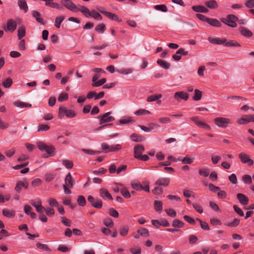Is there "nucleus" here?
<instances>
[{"mask_svg": "<svg viewBox=\"0 0 254 254\" xmlns=\"http://www.w3.org/2000/svg\"><path fill=\"white\" fill-rule=\"evenodd\" d=\"M32 16L35 18L36 20L42 24H44L43 19L41 17V14L37 11L33 10L32 11Z\"/></svg>", "mask_w": 254, "mask_h": 254, "instance_id": "nucleus-21", "label": "nucleus"}, {"mask_svg": "<svg viewBox=\"0 0 254 254\" xmlns=\"http://www.w3.org/2000/svg\"><path fill=\"white\" fill-rule=\"evenodd\" d=\"M240 220L238 218H235L231 222H228L225 224V225L231 227H237L240 223Z\"/></svg>", "mask_w": 254, "mask_h": 254, "instance_id": "nucleus-36", "label": "nucleus"}, {"mask_svg": "<svg viewBox=\"0 0 254 254\" xmlns=\"http://www.w3.org/2000/svg\"><path fill=\"white\" fill-rule=\"evenodd\" d=\"M121 149V146L119 144L110 145L109 152L117 151Z\"/></svg>", "mask_w": 254, "mask_h": 254, "instance_id": "nucleus-54", "label": "nucleus"}, {"mask_svg": "<svg viewBox=\"0 0 254 254\" xmlns=\"http://www.w3.org/2000/svg\"><path fill=\"white\" fill-rule=\"evenodd\" d=\"M68 96L66 93H61L58 98V101L59 102H64L68 100Z\"/></svg>", "mask_w": 254, "mask_h": 254, "instance_id": "nucleus-48", "label": "nucleus"}, {"mask_svg": "<svg viewBox=\"0 0 254 254\" xmlns=\"http://www.w3.org/2000/svg\"><path fill=\"white\" fill-rule=\"evenodd\" d=\"M2 214L5 217L12 218L15 216V211L13 210L4 209L2 210Z\"/></svg>", "mask_w": 254, "mask_h": 254, "instance_id": "nucleus-33", "label": "nucleus"}, {"mask_svg": "<svg viewBox=\"0 0 254 254\" xmlns=\"http://www.w3.org/2000/svg\"><path fill=\"white\" fill-rule=\"evenodd\" d=\"M198 173L200 176H203L204 177H208L209 174L208 170L205 168L200 169L199 170Z\"/></svg>", "mask_w": 254, "mask_h": 254, "instance_id": "nucleus-61", "label": "nucleus"}, {"mask_svg": "<svg viewBox=\"0 0 254 254\" xmlns=\"http://www.w3.org/2000/svg\"><path fill=\"white\" fill-rule=\"evenodd\" d=\"M154 8L156 10L161 11L164 12H167L168 9L167 6L165 4H158L154 6Z\"/></svg>", "mask_w": 254, "mask_h": 254, "instance_id": "nucleus-41", "label": "nucleus"}, {"mask_svg": "<svg viewBox=\"0 0 254 254\" xmlns=\"http://www.w3.org/2000/svg\"><path fill=\"white\" fill-rule=\"evenodd\" d=\"M202 96V92L198 89L194 90V95L193 96V100L195 101L199 100Z\"/></svg>", "mask_w": 254, "mask_h": 254, "instance_id": "nucleus-42", "label": "nucleus"}, {"mask_svg": "<svg viewBox=\"0 0 254 254\" xmlns=\"http://www.w3.org/2000/svg\"><path fill=\"white\" fill-rule=\"evenodd\" d=\"M245 5L248 8H254V0H248L245 2Z\"/></svg>", "mask_w": 254, "mask_h": 254, "instance_id": "nucleus-64", "label": "nucleus"}, {"mask_svg": "<svg viewBox=\"0 0 254 254\" xmlns=\"http://www.w3.org/2000/svg\"><path fill=\"white\" fill-rule=\"evenodd\" d=\"M145 148L143 145L137 144L134 146V157L137 159L141 156L144 151Z\"/></svg>", "mask_w": 254, "mask_h": 254, "instance_id": "nucleus-12", "label": "nucleus"}, {"mask_svg": "<svg viewBox=\"0 0 254 254\" xmlns=\"http://www.w3.org/2000/svg\"><path fill=\"white\" fill-rule=\"evenodd\" d=\"M37 146L39 150L41 151L46 152L48 155L51 156L54 155V152L55 147L52 145H48L42 142H38L37 143Z\"/></svg>", "mask_w": 254, "mask_h": 254, "instance_id": "nucleus-2", "label": "nucleus"}, {"mask_svg": "<svg viewBox=\"0 0 254 254\" xmlns=\"http://www.w3.org/2000/svg\"><path fill=\"white\" fill-rule=\"evenodd\" d=\"M106 82V78H102L100 79V80L96 81L95 82H94V83L92 84V86L93 87H99L102 85H103L105 82Z\"/></svg>", "mask_w": 254, "mask_h": 254, "instance_id": "nucleus-53", "label": "nucleus"}, {"mask_svg": "<svg viewBox=\"0 0 254 254\" xmlns=\"http://www.w3.org/2000/svg\"><path fill=\"white\" fill-rule=\"evenodd\" d=\"M214 122L216 126L223 128L227 127L231 124L230 119L223 117H217L214 119Z\"/></svg>", "mask_w": 254, "mask_h": 254, "instance_id": "nucleus-4", "label": "nucleus"}, {"mask_svg": "<svg viewBox=\"0 0 254 254\" xmlns=\"http://www.w3.org/2000/svg\"><path fill=\"white\" fill-rule=\"evenodd\" d=\"M157 63L158 64H159L160 66H161L162 68L168 69L169 68L170 66V64L167 62H166L165 61H163L161 59H158L157 61Z\"/></svg>", "mask_w": 254, "mask_h": 254, "instance_id": "nucleus-32", "label": "nucleus"}, {"mask_svg": "<svg viewBox=\"0 0 254 254\" xmlns=\"http://www.w3.org/2000/svg\"><path fill=\"white\" fill-rule=\"evenodd\" d=\"M237 198L238 199L239 202L243 205H246L248 204L249 199L244 194L239 193L237 194Z\"/></svg>", "mask_w": 254, "mask_h": 254, "instance_id": "nucleus-16", "label": "nucleus"}, {"mask_svg": "<svg viewBox=\"0 0 254 254\" xmlns=\"http://www.w3.org/2000/svg\"><path fill=\"white\" fill-rule=\"evenodd\" d=\"M50 128V126L47 125L41 124L38 126L37 131H45L49 130Z\"/></svg>", "mask_w": 254, "mask_h": 254, "instance_id": "nucleus-52", "label": "nucleus"}, {"mask_svg": "<svg viewBox=\"0 0 254 254\" xmlns=\"http://www.w3.org/2000/svg\"><path fill=\"white\" fill-rule=\"evenodd\" d=\"M62 163L66 169H71L73 166V162L68 160H63Z\"/></svg>", "mask_w": 254, "mask_h": 254, "instance_id": "nucleus-39", "label": "nucleus"}, {"mask_svg": "<svg viewBox=\"0 0 254 254\" xmlns=\"http://www.w3.org/2000/svg\"><path fill=\"white\" fill-rule=\"evenodd\" d=\"M37 247L43 251H47V252H50L51 250L49 248V247L48 246V245L46 244H42L39 243H37L36 244Z\"/></svg>", "mask_w": 254, "mask_h": 254, "instance_id": "nucleus-58", "label": "nucleus"}, {"mask_svg": "<svg viewBox=\"0 0 254 254\" xmlns=\"http://www.w3.org/2000/svg\"><path fill=\"white\" fill-rule=\"evenodd\" d=\"M100 195L104 199L107 198L110 200L113 199L112 195L110 194L108 190L105 189H101L100 190Z\"/></svg>", "mask_w": 254, "mask_h": 254, "instance_id": "nucleus-19", "label": "nucleus"}, {"mask_svg": "<svg viewBox=\"0 0 254 254\" xmlns=\"http://www.w3.org/2000/svg\"><path fill=\"white\" fill-rule=\"evenodd\" d=\"M111 114V112H109L106 113L102 116H99L98 118L99 119L100 125H102L104 123H109L114 121L115 119L114 117L110 116Z\"/></svg>", "mask_w": 254, "mask_h": 254, "instance_id": "nucleus-6", "label": "nucleus"}, {"mask_svg": "<svg viewBox=\"0 0 254 254\" xmlns=\"http://www.w3.org/2000/svg\"><path fill=\"white\" fill-rule=\"evenodd\" d=\"M205 5L210 9H215L218 7V4L215 0H210L205 2Z\"/></svg>", "mask_w": 254, "mask_h": 254, "instance_id": "nucleus-20", "label": "nucleus"}, {"mask_svg": "<svg viewBox=\"0 0 254 254\" xmlns=\"http://www.w3.org/2000/svg\"><path fill=\"white\" fill-rule=\"evenodd\" d=\"M174 97L178 102H180L182 99L186 101L189 98V94L184 91H178L175 93Z\"/></svg>", "mask_w": 254, "mask_h": 254, "instance_id": "nucleus-11", "label": "nucleus"}, {"mask_svg": "<svg viewBox=\"0 0 254 254\" xmlns=\"http://www.w3.org/2000/svg\"><path fill=\"white\" fill-rule=\"evenodd\" d=\"M102 13L105 14L107 17L112 20L120 22L122 21L116 14L105 11H101Z\"/></svg>", "mask_w": 254, "mask_h": 254, "instance_id": "nucleus-18", "label": "nucleus"}, {"mask_svg": "<svg viewBox=\"0 0 254 254\" xmlns=\"http://www.w3.org/2000/svg\"><path fill=\"white\" fill-rule=\"evenodd\" d=\"M154 209L155 210L160 213L163 210V203L160 200L154 201Z\"/></svg>", "mask_w": 254, "mask_h": 254, "instance_id": "nucleus-27", "label": "nucleus"}, {"mask_svg": "<svg viewBox=\"0 0 254 254\" xmlns=\"http://www.w3.org/2000/svg\"><path fill=\"white\" fill-rule=\"evenodd\" d=\"M240 33L246 38L251 37L253 35V32L245 27H241L239 28Z\"/></svg>", "mask_w": 254, "mask_h": 254, "instance_id": "nucleus-17", "label": "nucleus"}, {"mask_svg": "<svg viewBox=\"0 0 254 254\" xmlns=\"http://www.w3.org/2000/svg\"><path fill=\"white\" fill-rule=\"evenodd\" d=\"M60 3L66 8L72 12L77 10V5H76L71 0H61Z\"/></svg>", "mask_w": 254, "mask_h": 254, "instance_id": "nucleus-7", "label": "nucleus"}, {"mask_svg": "<svg viewBox=\"0 0 254 254\" xmlns=\"http://www.w3.org/2000/svg\"><path fill=\"white\" fill-rule=\"evenodd\" d=\"M172 226L175 228H181L184 227V223L178 219H175L173 221Z\"/></svg>", "mask_w": 254, "mask_h": 254, "instance_id": "nucleus-37", "label": "nucleus"}, {"mask_svg": "<svg viewBox=\"0 0 254 254\" xmlns=\"http://www.w3.org/2000/svg\"><path fill=\"white\" fill-rule=\"evenodd\" d=\"M77 10L73 11L74 12H78L80 11L82 14L86 17H89L92 14V10L90 11L89 9L83 5H78L77 6Z\"/></svg>", "mask_w": 254, "mask_h": 254, "instance_id": "nucleus-10", "label": "nucleus"}, {"mask_svg": "<svg viewBox=\"0 0 254 254\" xmlns=\"http://www.w3.org/2000/svg\"><path fill=\"white\" fill-rule=\"evenodd\" d=\"M77 202L78 204L81 206H84L86 204L85 198L82 195H79L78 196Z\"/></svg>", "mask_w": 254, "mask_h": 254, "instance_id": "nucleus-50", "label": "nucleus"}, {"mask_svg": "<svg viewBox=\"0 0 254 254\" xmlns=\"http://www.w3.org/2000/svg\"><path fill=\"white\" fill-rule=\"evenodd\" d=\"M49 204L51 207H57L59 204L56 199L53 198H50L48 200Z\"/></svg>", "mask_w": 254, "mask_h": 254, "instance_id": "nucleus-56", "label": "nucleus"}, {"mask_svg": "<svg viewBox=\"0 0 254 254\" xmlns=\"http://www.w3.org/2000/svg\"><path fill=\"white\" fill-rule=\"evenodd\" d=\"M28 187V183L25 182H23L22 181H19L16 183V186L15 187V190L17 192H20L22 188L27 189Z\"/></svg>", "mask_w": 254, "mask_h": 254, "instance_id": "nucleus-15", "label": "nucleus"}, {"mask_svg": "<svg viewBox=\"0 0 254 254\" xmlns=\"http://www.w3.org/2000/svg\"><path fill=\"white\" fill-rule=\"evenodd\" d=\"M92 206L95 208L100 209L102 207V202L100 200L97 199L92 204Z\"/></svg>", "mask_w": 254, "mask_h": 254, "instance_id": "nucleus-63", "label": "nucleus"}, {"mask_svg": "<svg viewBox=\"0 0 254 254\" xmlns=\"http://www.w3.org/2000/svg\"><path fill=\"white\" fill-rule=\"evenodd\" d=\"M129 230V227L127 225H124L121 227L119 230L120 235L122 237H126L128 234Z\"/></svg>", "mask_w": 254, "mask_h": 254, "instance_id": "nucleus-29", "label": "nucleus"}, {"mask_svg": "<svg viewBox=\"0 0 254 254\" xmlns=\"http://www.w3.org/2000/svg\"><path fill=\"white\" fill-rule=\"evenodd\" d=\"M137 233L141 236L145 237H148L149 236V233L148 229L144 228H141L138 230Z\"/></svg>", "mask_w": 254, "mask_h": 254, "instance_id": "nucleus-35", "label": "nucleus"}, {"mask_svg": "<svg viewBox=\"0 0 254 254\" xmlns=\"http://www.w3.org/2000/svg\"><path fill=\"white\" fill-rule=\"evenodd\" d=\"M194 160V159L193 157L186 156L185 158H183L182 162L184 164H190L193 162Z\"/></svg>", "mask_w": 254, "mask_h": 254, "instance_id": "nucleus-46", "label": "nucleus"}, {"mask_svg": "<svg viewBox=\"0 0 254 254\" xmlns=\"http://www.w3.org/2000/svg\"><path fill=\"white\" fill-rule=\"evenodd\" d=\"M228 100H235V101H246L247 99L245 98H243L241 96H228L227 98Z\"/></svg>", "mask_w": 254, "mask_h": 254, "instance_id": "nucleus-55", "label": "nucleus"}, {"mask_svg": "<svg viewBox=\"0 0 254 254\" xmlns=\"http://www.w3.org/2000/svg\"><path fill=\"white\" fill-rule=\"evenodd\" d=\"M18 37L19 40H21L25 35V29L24 27L21 26L18 28L17 30Z\"/></svg>", "mask_w": 254, "mask_h": 254, "instance_id": "nucleus-38", "label": "nucleus"}, {"mask_svg": "<svg viewBox=\"0 0 254 254\" xmlns=\"http://www.w3.org/2000/svg\"><path fill=\"white\" fill-rule=\"evenodd\" d=\"M162 97V95L161 94H158L156 95H153L149 96L147 98V101L148 102L155 101L160 98H161Z\"/></svg>", "mask_w": 254, "mask_h": 254, "instance_id": "nucleus-34", "label": "nucleus"}, {"mask_svg": "<svg viewBox=\"0 0 254 254\" xmlns=\"http://www.w3.org/2000/svg\"><path fill=\"white\" fill-rule=\"evenodd\" d=\"M64 116L68 118H72L75 116V114L73 111L67 109L64 106H61L59 109L58 117L60 119H62Z\"/></svg>", "mask_w": 254, "mask_h": 254, "instance_id": "nucleus-3", "label": "nucleus"}, {"mask_svg": "<svg viewBox=\"0 0 254 254\" xmlns=\"http://www.w3.org/2000/svg\"><path fill=\"white\" fill-rule=\"evenodd\" d=\"M13 105L17 107L20 108H23L25 107H31L32 106V105L29 103H26L23 102H21L20 101H15L13 103Z\"/></svg>", "mask_w": 254, "mask_h": 254, "instance_id": "nucleus-31", "label": "nucleus"}, {"mask_svg": "<svg viewBox=\"0 0 254 254\" xmlns=\"http://www.w3.org/2000/svg\"><path fill=\"white\" fill-rule=\"evenodd\" d=\"M207 23L210 25L216 27H219L221 26V22L215 18H209Z\"/></svg>", "mask_w": 254, "mask_h": 254, "instance_id": "nucleus-26", "label": "nucleus"}, {"mask_svg": "<svg viewBox=\"0 0 254 254\" xmlns=\"http://www.w3.org/2000/svg\"><path fill=\"white\" fill-rule=\"evenodd\" d=\"M104 224L107 227L112 228L114 226V223L111 218H107L104 221Z\"/></svg>", "mask_w": 254, "mask_h": 254, "instance_id": "nucleus-62", "label": "nucleus"}, {"mask_svg": "<svg viewBox=\"0 0 254 254\" xmlns=\"http://www.w3.org/2000/svg\"><path fill=\"white\" fill-rule=\"evenodd\" d=\"M13 83L12 80L10 78H7L2 83L4 88H9Z\"/></svg>", "mask_w": 254, "mask_h": 254, "instance_id": "nucleus-47", "label": "nucleus"}, {"mask_svg": "<svg viewBox=\"0 0 254 254\" xmlns=\"http://www.w3.org/2000/svg\"><path fill=\"white\" fill-rule=\"evenodd\" d=\"M223 46L226 47H241V45L236 41L232 40L227 41L226 39Z\"/></svg>", "mask_w": 254, "mask_h": 254, "instance_id": "nucleus-22", "label": "nucleus"}, {"mask_svg": "<svg viewBox=\"0 0 254 254\" xmlns=\"http://www.w3.org/2000/svg\"><path fill=\"white\" fill-rule=\"evenodd\" d=\"M239 158L242 163L247 164L248 166H251L254 164V161L250 158L249 155L245 153H240L239 154Z\"/></svg>", "mask_w": 254, "mask_h": 254, "instance_id": "nucleus-9", "label": "nucleus"}, {"mask_svg": "<svg viewBox=\"0 0 254 254\" xmlns=\"http://www.w3.org/2000/svg\"><path fill=\"white\" fill-rule=\"evenodd\" d=\"M130 137L131 140L134 142H142L145 140L143 137L138 135L135 133L131 134Z\"/></svg>", "mask_w": 254, "mask_h": 254, "instance_id": "nucleus-30", "label": "nucleus"}, {"mask_svg": "<svg viewBox=\"0 0 254 254\" xmlns=\"http://www.w3.org/2000/svg\"><path fill=\"white\" fill-rule=\"evenodd\" d=\"M237 122L240 125L247 124L250 123L249 115H245L242 118L239 119Z\"/></svg>", "mask_w": 254, "mask_h": 254, "instance_id": "nucleus-25", "label": "nucleus"}, {"mask_svg": "<svg viewBox=\"0 0 254 254\" xmlns=\"http://www.w3.org/2000/svg\"><path fill=\"white\" fill-rule=\"evenodd\" d=\"M91 17H92L95 19L97 20H101L102 19L101 15L95 10H92V14Z\"/></svg>", "mask_w": 254, "mask_h": 254, "instance_id": "nucleus-51", "label": "nucleus"}, {"mask_svg": "<svg viewBox=\"0 0 254 254\" xmlns=\"http://www.w3.org/2000/svg\"><path fill=\"white\" fill-rule=\"evenodd\" d=\"M17 28V23L12 19H9L7 21L6 25L3 26L5 31H8L10 33L14 31Z\"/></svg>", "mask_w": 254, "mask_h": 254, "instance_id": "nucleus-5", "label": "nucleus"}, {"mask_svg": "<svg viewBox=\"0 0 254 254\" xmlns=\"http://www.w3.org/2000/svg\"><path fill=\"white\" fill-rule=\"evenodd\" d=\"M170 182L169 178H160L155 182V185L163 187L168 186Z\"/></svg>", "mask_w": 254, "mask_h": 254, "instance_id": "nucleus-13", "label": "nucleus"}, {"mask_svg": "<svg viewBox=\"0 0 254 254\" xmlns=\"http://www.w3.org/2000/svg\"><path fill=\"white\" fill-rule=\"evenodd\" d=\"M208 41L213 44L216 45H224V43L225 42V38H220L218 37L214 38L211 37H209L207 39Z\"/></svg>", "mask_w": 254, "mask_h": 254, "instance_id": "nucleus-14", "label": "nucleus"}, {"mask_svg": "<svg viewBox=\"0 0 254 254\" xmlns=\"http://www.w3.org/2000/svg\"><path fill=\"white\" fill-rule=\"evenodd\" d=\"M18 4L21 10H23L25 13L27 12L28 7L25 0H18Z\"/></svg>", "mask_w": 254, "mask_h": 254, "instance_id": "nucleus-24", "label": "nucleus"}, {"mask_svg": "<svg viewBox=\"0 0 254 254\" xmlns=\"http://www.w3.org/2000/svg\"><path fill=\"white\" fill-rule=\"evenodd\" d=\"M65 183L66 184V186H67L69 188H72L73 185V181L72 179L71 175L70 173H69L65 177Z\"/></svg>", "mask_w": 254, "mask_h": 254, "instance_id": "nucleus-28", "label": "nucleus"}, {"mask_svg": "<svg viewBox=\"0 0 254 254\" xmlns=\"http://www.w3.org/2000/svg\"><path fill=\"white\" fill-rule=\"evenodd\" d=\"M105 29V25L103 23L98 24L95 29L96 31L101 33H103L104 32Z\"/></svg>", "mask_w": 254, "mask_h": 254, "instance_id": "nucleus-60", "label": "nucleus"}, {"mask_svg": "<svg viewBox=\"0 0 254 254\" xmlns=\"http://www.w3.org/2000/svg\"><path fill=\"white\" fill-rule=\"evenodd\" d=\"M122 195L126 198H130L131 197L130 193L128 191L127 188H124L120 190Z\"/></svg>", "mask_w": 254, "mask_h": 254, "instance_id": "nucleus-40", "label": "nucleus"}, {"mask_svg": "<svg viewBox=\"0 0 254 254\" xmlns=\"http://www.w3.org/2000/svg\"><path fill=\"white\" fill-rule=\"evenodd\" d=\"M149 114H150V112L149 111L143 109H139L134 113V115L136 116H142Z\"/></svg>", "mask_w": 254, "mask_h": 254, "instance_id": "nucleus-45", "label": "nucleus"}, {"mask_svg": "<svg viewBox=\"0 0 254 254\" xmlns=\"http://www.w3.org/2000/svg\"><path fill=\"white\" fill-rule=\"evenodd\" d=\"M130 185L131 188L137 191H140L142 190L143 186L138 181H132L131 182Z\"/></svg>", "mask_w": 254, "mask_h": 254, "instance_id": "nucleus-23", "label": "nucleus"}, {"mask_svg": "<svg viewBox=\"0 0 254 254\" xmlns=\"http://www.w3.org/2000/svg\"><path fill=\"white\" fill-rule=\"evenodd\" d=\"M167 214L172 218L175 217L177 215L176 211L173 209L169 208L165 210Z\"/></svg>", "mask_w": 254, "mask_h": 254, "instance_id": "nucleus-57", "label": "nucleus"}, {"mask_svg": "<svg viewBox=\"0 0 254 254\" xmlns=\"http://www.w3.org/2000/svg\"><path fill=\"white\" fill-rule=\"evenodd\" d=\"M229 181L232 184L236 185L238 183V180L236 175L235 174H232L229 177Z\"/></svg>", "mask_w": 254, "mask_h": 254, "instance_id": "nucleus-59", "label": "nucleus"}, {"mask_svg": "<svg viewBox=\"0 0 254 254\" xmlns=\"http://www.w3.org/2000/svg\"><path fill=\"white\" fill-rule=\"evenodd\" d=\"M242 181L245 184H251L252 183L251 177L249 175H244L242 178Z\"/></svg>", "mask_w": 254, "mask_h": 254, "instance_id": "nucleus-44", "label": "nucleus"}, {"mask_svg": "<svg viewBox=\"0 0 254 254\" xmlns=\"http://www.w3.org/2000/svg\"><path fill=\"white\" fill-rule=\"evenodd\" d=\"M221 20L225 24L234 28L237 26L236 22L238 20V18L234 14H228L226 18H223Z\"/></svg>", "mask_w": 254, "mask_h": 254, "instance_id": "nucleus-1", "label": "nucleus"}, {"mask_svg": "<svg viewBox=\"0 0 254 254\" xmlns=\"http://www.w3.org/2000/svg\"><path fill=\"white\" fill-rule=\"evenodd\" d=\"M190 120L199 127L204 128L207 130H210L211 128L209 125L204 122L199 121V118L197 116L192 117L190 118Z\"/></svg>", "mask_w": 254, "mask_h": 254, "instance_id": "nucleus-8", "label": "nucleus"}, {"mask_svg": "<svg viewBox=\"0 0 254 254\" xmlns=\"http://www.w3.org/2000/svg\"><path fill=\"white\" fill-rule=\"evenodd\" d=\"M64 20V16H58L57 17L55 20V26L58 28H59L61 26V24L63 22V21Z\"/></svg>", "mask_w": 254, "mask_h": 254, "instance_id": "nucleus-49", "label": "nucleus"}, {"mask_svg": "<svg viewBox=\"0 0 254 254\" xmlns=\"http://www.w3.org/2000/svg\"><path fill=\"white\" fill-rule=\"evenodd\" d=\"M135 121L131 117H127L120 120L119 123L120 124H127L129 123H133Z\"/></svg>", "mask_w": 254, "mask_h": 254, "instance_id": "nucleus-43", "label": "nucleus"}]
</instances>
